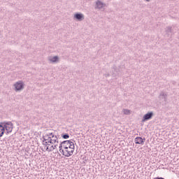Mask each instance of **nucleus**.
<instances>
[{"label": "nucleus", "instance_id": "a211bd4d", "mask_svg": "<svg viewBox=\"0 0 179 179\" xmlns=\"http://www.w3.org/2000/svg\"><path fill=\"white\" fill-rule=\"evenodd\" d=\"M54 146V148H55V149H57V146H58V145H53Z\"/></svg>", "mask_w": 179, "mask_h": 179}, {"label": "nucleus", "instance_id": "6ab92c4d", "mask_svg": "<svg viewBox=\"0 0 179 179\" xmlns=\"http://www.w3.org/2000/svg\"><path fill=\"white\" fill-rule=\"evenodd\" d=\"M117 69V66H114V67H113V69Z\"/></svg>", "mask_w": 179, "mask_h": 179}, {"label": "nucleus", "instance_id": "20e7f679", "mask_svg": "<svg viewBox=\"0 0 179 179\" xmlns=\"http://www.w3.org/2000/svg\"><path fill=\"white\" fill-rule=\"evenodd\" d=\"M13 87L15 92H20L24 89V83L22 80L17 81L13 85Z\"/></svg>", "mask_w": 179, "mask_h": 179}, {"label": "nucleus", "instance_id": "7ed1b4c3", "mask_svg": "<svg viewBox=\"0 0 179 179\" xmlns=\"http://www.w3.org/2000/svg\"><path fill=\"white\" fill-rule=\"evenodd\" d=\"M4 128V131L6 129V134H10L12 131H13V123L12 122H4L1 123Z\"/></svg>", "mask_w": 179, "mask_h": 179}, {"label": "nucleus", "instance_id": "9d476101", "mask_svg": "<svg viewBox=\"0 0 179 179\" xmlns=\"http://www.w3.org/2000/svg\"><path fill=\"white\" fill-rule=\"evenodd\" d=\"M48 59L52 64H55L57 62H59V57H58V56H54V57L50 56L48 57Z\"/></svg>", "mask_w": 179, "mask_h": 179}, {"label": "nucleus", "instance_id": "dca6fc26", "mask_svg": "<svg viewBox=\"0 0 179 179\" xmlns=\"http://www.w3.org/2000/svg\"><path fill=\"white\" fill-rule=\"evenodd\" d=\"M62 138H63V139H69V134H62Z\"/></svg>", "mask_w": 179, "mask_h": 179}, {"label": "nucleus", "instance_id": "f03ea898", "mask_svg": "<svg viewBox=\"0 0 179 179\" xmlns=\"http://www.w3.org/2000/svg\"><path fill=\"white\" fill-rule=\"evenodd\" d=\"M73 152H75V146H71L63 150L60 153L65 156V157H71L73 155Z\"/></svg>", "mask_w": 179, "mask_h": 179}, {"label": "nucleus", "instance_id": "4468645a", "mask_svg": "<svg viewBox=\"0 0 179 179\" xmlns=\"http://www.w3.org/2000/svg\"><path fill=\"white\" fill-rule=\"evenodd\" d=\"M55 148H54V145H51L50 147H46L45 150L47 152H52V150H55Z\"/></svg>", "mask_w": 179, "mask_h": 179}, {"label": "nucleus", "instance_id": "f257e3e1", "mask_svg": "<svg viewBox=\"0 0 179 179\" xmlns=\"http://www.w3.org/2000/svg\"><path fill=\"white\" fill-rule=\"evenodd\" d=\"M72 146H75V143L71 141H64L59 144V152H62L63 150H65V149H67L68 148H71Z\"/></svg>", "mask_w": 179, "mask_h": 179}, {"label": "nucleus", "instance_id": "39448f33", "mask_svg": "<svg viewBox=\"0 0 179 179\" xmlns=\"http://www.w3.org/2000/svg\"><path fill=\"white\" fill-rule=\"evenodd\" d=\"M48 141H49L51 145H54V143H58V137H57L54 134L49 133L47 135Z\"/></svg>", "mask_w": 179, "mask_h": 179}, {"label": "nucleus", "instance_id": "9b49d317", "mask_svg": "<svg viewBox=\"0 0 179 179\" xmlns=\"http://www.w3.org/2000/svg\"><path fill=\"white\" fill-rule=\"evenodd\" d=\"M145 141H146V139L145 138H143L142 137H136L134 139V142L137 145H143L145 143Z\"/></svg>", "mask_w": 179, "mask_h": 179}, {"label": "nucleus", "instance_id": "2eb2a0df", "mask_svg": "<svg viewBox=\"0 0 179 179\" xmlns=\"http://www.w3.org/2000/svg\"><path fill=\"white\" fill-rule=\"evenodd\" d=\"M123 114L125 115H129V114H131V110L128 109H123Z\"/></svg>", "mask_w": 179, "mask_h": 179}, {"label": "nucleus", "instance_id": "412c9836", "mask_svg": "<svg viewBox=\"0 0 179 179\" xmlns=\"http://www.w3.org/2000/svg\"><path fill=\"white\" fill-rule=\"evenodd\" d=\"M106 76H110V75L108 74V75H106Z\"/></svg>", "mask_w": 179, "mask_h": 179}, {"label": "nucleus", "instance_id": "0eeeda50", "mask_svg": "<svg viewBox=\"0 0 179 179\" xmlns=\"http://www.w3.org/2000/svg\"><path fill=\"white\" fill-rule=\"evenodd\" d=\"M153 115V112H148L143 117L142 122H145V121H149V120H152Z\"/></svg>", "mask_w": 179, "mask_h": 179}, {"label": "nucleus", "instance_id": "ddd939ff", "mask_svg": "<svg viewBox=\"0 0 179 179\" xmlns=\"http://www.w3.org/2000/svg\"><path fill=\"white\" fill-rule=\"evenodd\" d=\"M3 134H5V128L2 125V124H0V138H2L3 136Z\"/></svg>", "mask_w": 179, "mask_h": 179}, {"label": "nucleus", "instance_id": "6e6552de", "mask_svg": "<svg viewBox=\"0 0 179 179\" xmlns=\"http://www.w3.org/2000/svg\"><path fill=\"white\" fill-rule=\"evenodd\" d=\"M105 6H106V3H103V1L100 0H97L96 1L95 9H103L105 8Z\"/></svg>", "mask_w": 179, "mask_h": 179}, {"label": "nucleus", "instance_id": "aec40b11", "mask_svg": "<svg viewBox=\"0 0 179 179\" xmlns=\"http://www.w3.org/2000/svg\"><path fill=\"white\" fill-rule=\"evenodd\" d=\"M145 1H147V2H149V1H150V0H145Z\"/></svg>", "mask_w": 179, "mask_h": 179}, {"label": "nucleus", "instance_id": "1a4fd4ad", "mask_svg": "<svg viewBox=\"0 0 179 179\" xmlns=\"http://www.w3.org/2000/svg\"><path fill=\"white\" fill-rule=\"evenodd\" d=\"M74 19L78 22H82V20H85V15L82 13H77L74 14Z\"/></svg>", "mask_w": 179, "mask_h": 179}, {"label": "nucleus", "instance_id": "f8f14e48", "mask_svg": "<svg viewBox=\"0 0 179 179\" xmlns=\"http://www.w3.org/2000/svg\"><path fill=\"white\" fill-rule=\"evenodd\" d=\"M43 138V141H42V143L43 146H45V148L50 146V141H48V138L47 137V136H44Z\"/></svg>", "mask_w": 179, "mask_h": 179}, {"label": "nucleus", "instance_id": "f3484780", "mask_svg": "<svg viewBox=\"0 0 179 179\" xmlns=\"http://www.w3.org/2000/svg\"><path fill=\"white\" fill-rule=\"evenodd\" d=\"M171 27H167L166 28V33L169 34V33H173V31L171 29Z\"/></svg>", "mask_w": 179, "mask_h": 179}, {"label": "nucleus", "instance_id": "423d86ee", "mask_svg": "<svg viewBox=\"0 0 179 179\" xmlns=\"http://www.w3.org/2000/svg\"><path fill=\"white\" fill-rule=\"evenodd\" d=\"M167 97H168L167 93L164 92V91H162L159 93L158 99L161 103H164V104H166V103H167Z\"/></svg>", "mask_w": 179, "mask_h": 179}]
</instances>
